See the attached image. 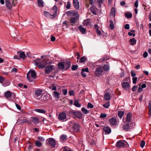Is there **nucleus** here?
Returning a JSON list of instances; mask_svg holds the SVG:
<instances>
[{
    "mask_svg": "<svg viewBox=\"0 0 151 151\" xmlns=\"http://www.w3.org/2000/svg\"><path fill=\"white\" fill-rule=\"evenodd\" d=\"M34 64L39 68H44L47 64L46 60L40 59L35 60L34 61Z\"/></svg>",
    "mask_w": 151,
    "mask_h": 151,
    "instance_id": "f257e3e1",
    "label": "nucleus"
},
{
    "mask_svg": "<svg viewBox=\"0 0 151 151\" xmlns=\"http://www.w3.org/2000/svg\"><path fill=\"white\" fill-rule=\"evenodd\" d=\"M27 79L30 82L33 81V79L36 78L37 76L36 73L34 70L29 71L27 74Z\"/></svg>",
    "mask_w": 151,
    "mask_h": 151,
    "instance_id": "f03ea898",
    "label": "nucleus"
},
{
    "mask_svg": "<svg viewBox=\"0 0 151 151\" xmlns=\"http://www.w3.org/2000/svg\"><path fill=\"white\" fill-rule=\"evenodd\" d=\"M116 145L117 147L118 148L123 147L129 145L127 142L123 140L118 141L117 142Z\"/></svg>",
    "mask_w": 151,
    "mask_h": 151,
    "instance_id": "7ed1b4c3",
    "label": "nucleus"
},
{
    "mask_svg": "<svg viewBox=\"0 0 151 151\" xmlns=\"http://www.w3.org/2000/svg\"><path fill=\"white\" fill-rule=\"evenodd\" d=\"M67 14L68 16L73 18L74 17L76 19H78L79 15L78 13L76 11L71 10L67 12Z\"/></svg>",
    "mask_w": 151,
    "mask_h": 151,
    "instance_id": "20e7f679",
    "label": "nucleus"
},
{
    "mask_svg": "<svg viewBox=\"0 0 151 151\" xmlns=\"http://www.w3.org/2000/svg\"><path fill=\"white\" fill-rule=\"evenodd\" d=\"M103 72V70L102 67H99L96 68L95 71L94 75L97 77L101 76Z\"/></svg>",
    "mask_w": 151,
    "mask_h": 151,
    "instance_id": "39448f33",
    "label": "nucleus"
},
{
    "mask_svg": "<svg viewBox=\"0 0 151 151\" xmlns=\"http://www.w3.org/2000/svg\"><path fill=\"white\" fill-rule=\"evenodd\" d=\"M70 113L72 115H74L78 119H81L82 117L83 114L81 112L78 111H70Z\"/></svg>",
    "mask_w": 151,
    "mask_h": 151,
    "instance_id": "423d86ee",
    "label": "nucleus"
},
{
    "mask_svg": "<svg viewBox=\"0 0 151 151\" xmlns=\"http://www.w3.org/2000/svg\"><path fill=\"white\" fill-rule=\"evenodd\" d=\"M47 144L48 143L53 147H54L56 145V142L55 140L53 138H49L47 140Z\"/></svg>",
    "mask_w": 151,
    "mask_h": 151,
    "instance_id": "0eeeda50",
    "label": "nucleus"
},
{
    "mask_svg": "<svg viewBox=\"0 0 151 151\" xmlns=\"http://www.w3.org/2000/svg\"><path fill=\"white\" fill-rule=\"evenodd\" d=\"M5 4L7 8L10 9H12V5L14 6L16 4L13 1L10 2L9 0H5Z\"/></svg>",
    "mask_w": 151,
    "mask_h": 151,
    "instance_id": "6e6552de",
    "label": "nucleus"
},
{
    "mask_svg": "<svg viewBox=\"0 0 151 151\" xmlns=\"http://www.w3.org/2000/svg\"><path fill=\"white\" fill-rule=\"evenodd\" d=\"M54 66L53 65H49L45 67V73L48 74L50 73L52 70L54 69Z\"/></svg>",
    "mask_w": 151,
    "mask_h": 151,
    "instance_id": "1a4fd4ad",
    "label": "nucleus"
},
{
    "mask_svg": "<svg viewBox=\"0 0 151 151\" xmlns=\"http://www.w3.org/2000/svg\"><path fill=\"white\" fill-rule=\"evenodd\" d=\"M122 88L126 90H128L130 87L129 83L127 82H123L122 83Z\"/></svg>",
    "mask_w": 151,
    "mask_h": 151,
    "instance_id": "9d476101",
    "label": "nucleus"
},
{
    "mask_svg": "<svg viewBox=\"0 0 151 151\" xmlns=\"http://www.w3.org/2000/svg\"><path fill=\"white\" fill-rule=\"evenodd\" d=\"M66 114L64 112H60L58 118L60 120H64L66 119Z\"/></svg>",
    "mask_w": 151,
    "mask_h": 151,
    "instance_id": "9b49d317",
    "label": "nucleus"
},
{
    "mask_svg": "<svg viewBox=\"0 0 151 151\" xmlns=\"http://www.w3.org/2000/svg\"><path fill=\"white\" fill-rule=\"evenodd\" d=\"M27 122V119L25 117H19L17 121V123L18 124H20L22 123H25Z\"/></svg>",
    "mask_w": 151,
    "mask_h": 151,
    "instance_id": "f8f14e48",
    "label": "nucleus"
},
{
    "mask_svg": "<svg viewBox=\"0 0 151 151\" xmlns=\"http://www.w3.org/2000/svg\"><path fill=\"white\" fill-rule=\"evenodd\" d=\"M109 122L111 126H114L117 125V121L116 119L112 117L109 120Z\"/></svg>",
    "mask_w": 151,
    "mask_h": 151,
    "instance_id": "ddd939ff",
    "label": "nucleus"
},
{
    "mask_svg": "<svg viewBox=\"0 0 151 151\" xmlns=\"http://www.w3.org/2000/svg\"><path fill=\"white\" fill-rule=\"evenodd\" d=\"M73 5L76 10H78L79 8V2L78 0H73Z\"/></svg>",
    "mask_w": 151,
    "mask_h": 151,
    "instance_id": "4468645a",
    "label": "nucleus"
},
{
    "mask_svg": "<svg viewBox=\"0 0 151 151\" xmlns=\"http://www.w3.org/2000/svg\"><path fill=\"white\" fill-rule=\"evenodd\" d=\"M79 129V124L77 123L74 124L73 127V131L75 132H77L78 131Z\"/></svg>",
    "mask_w": 151,
    "mask_h": 151,
    "instance_id": "2eb2a0df",
    "label": "nucleus"
},
{
    "mask_svg": "<svg viewBox=\"0 0 151 151\" xmlns=\"http://www.w3.org/2000/svg\"><path fill=\"white\" fill-rule=\"evenodd\" d=\"M49 97L47 94L42 95L41 97L39 98L40 101H47L49 99Z\"/></svg>",
    "mask_w": 151,
    "mask_h": 151,
    "instance_id": "dca6fc26",
    "label": "nucleus"
},
{
    "mask_svg": "<svg viewBox=\"0 0 151 151\" xmlns=\"http://www.w3.org/2000/svg\"><path fill=\"white\" fill-rule=\"evenodd\" d=\"M42 91L40 89L36 90L35 92L36 97L40 96L42 93Z\"/></svg>",
    "mask_w": 151,
    "mask_h": 151,
    "instance_id": "f3484780",
    "label": "nucleus"
},
{
    "mask_svg": "<svg viewBox=\"0 0 151 151\" xmlns=\"http://www.w3.org/2000/svg\"><path fill=\"white\" fill-rule=\"evenodd\" d=\"M103 130L106 133L109 134L111 132V129L108 127H105L103 128Z\"/></svg>",
    "mask_w": 151,
    "mask_h": 151,
    "instance_id": "a211bd4d",
    "label": "nucleus"
},
{
    "mask_svg": "<svg viewBox=\"0 0 151 151\" xmlns=\"http://www.w3.org/2000/svg\"><path fill=\"white\" fill-rule=\"evenodd\" d=\"M132 114L130 113H127L126 116V121L127 122H130L132 120Z\"/></svg>",
    "mask_w": 151,
    "mask_h": 151,
    "instance_id": "6ab92c4d",
    "label": "nucleus"
},
{
    "mask_svg": "<svg viewBox=\"0 0 151 151\" xmlns=\"http://www.w3.org/2000/svg\"><path fill=\"white\" fill-rule=\"evenodd\" d=\"M12 93L9 91H6L5 93V96L6 99L9 100Z\"/></svg>",
    "mask_w": 151,
    "mask_h": 151,
    "instance_id": "aec40b11",
    "label": "nucleus"
},
{
    "mask_svg": "<svg viewBox=\"0 0 151 151\" xmlns=\"http://www.w3.org/2000/svg\"><path fill=\"white\" fill-rule=\"evenodd\" d=\"M90 11L95 15H96L97 14V9L95 8L94 6H92L90 8Z\"/></svg>",
    "mask_w": 151,
    "mask_h": 151,
    "instance_id": "412c9836",
    "label": "nucleus"
},
{
    "mask_svg": "<svg viewBox=\"0 0 151 151\" xmlns=\"http://www.w3.org/2000/svg\"><path fill=\"white\" fill-rule=\"evenodd\" d=\"M123 129L125 131H128L132 128V127L130 126L128 124L124 125L123 126Z\"/></svg>",
    "mask_w": 151,
    "mask_h": 151,
    "instance_id": "4be33fe9",
    "label": "nucleus"
},
{
    "mask_svg": "<svg viewBox=\"0 0 151 151\" xmlns=\"http://www.w3.org/2000/svg\"><path fill=\"white\" fill-rule=\"evenodd\" d=\"M17 53L18 54L19 53V58H23V59H24V58L25 57L26 55L24 52H20L18 51L17 52Z\"/></svg>",
    "mask_w": 151,
    "mask_h": 151,
    "instance_id": "5701e85b",
    "label": "nucleus"
},
{
    "mask_svg": "<svg viewBox=\"0 0 151 151\" xmlns=\"http://www.w3.org/2000/svg\"><path fill=\"white\" fill-rule=\"evenodd\" d=\"M111 98V96L108 93H106L104 95V98L106 101H109Z\"/></svg>",
    "mask_w": 151,
    "mask_h": 151,
    "instance_id": "b1692460",
    "label": "nucleus"
},
{
    "mask_svg": "<svg viewBox=\"0 0 151 151\" xmlns=\"http://www.w3.org/2000/svg\"><path fill=\"white\" fill-rule=\"evenodd\" d=\"M32 121L35 124H37L39 123V119L37 117H31Z\"/></svg>",
    "mask_w": 151,
    "mask_h": 151,
    "instance_id": "393cba45",
    "label": "nucleus"
},
{
    "mask_svg": "<svg viewBox=\"0 0 151 151\" xmlns=\"http://www.w3.org/2000/svg\"><path fill=\"white\" fill-rule=\"evenodd\" d=\"M65 67V68L66 70L68 69L70 66V63L69 61H67L64 62Z\"/></svg>",
    "mask_w": 151,
    "mask_h": 151,
    "instance_id": "a878e982",
    "label": "nucleus"
},
{
    "mask_svg": "<svg viewBox=\"0 0 151 151\" xmlns=\"http://www.w3.org/2000/svg\"><path fill=\"white\" fill-rule=\"evenodd\" d=\"M58 68L60 70L63 69L65 68V65L64 63L60 62L59 63L58 65Z\"/></svg>",
    "mask_w": 151,
    "mask_h": 151,
    "instance_id": "bb28decb",
    "label": "nucleus"
},
{
    "mask_svg": "<svg viewBox=\"0 0 151 151\" xmlns=\"http://www.w3.org/2000/svg\"><path fill=\"white\" fill-rule=\"evenodd\" d=\"M110 15V16H113L114 17L115 15V11L114 7L111 8Z\"/></svg>",
    "mask_w": 151,
    "mask_h": 151,
    "instance_id": "cd10ccee",
    "label": "nucleus"
},
{
    "mask_svg": "<svg viewBox=\"0 0 151 151\" xmlns=\"http://www.w3.org/2000/svg\"><path fill=\"white\" fill-rule=\"evenodd\" d=\"M52 95L56 98L58 99L60 98L59 93L56 91L53 92Z\"/></svg>",
    "mask_w": 151,
    "mask_h": 151,
    "instance_id": "c85d7f7f",
    "label": "nucleus"
},
{
    "mask_svg": "<svg viewBox=\"0 0 151 151\" xmlns=\"http://www.w3.org/2000/svg\"><path fill=\"white\" fill-rule=\"evenodd\" d=\"M67 139V136L65 135H62L60 137V140L62 142H63L66 140Z\"/></svg>",
    "mask_w": 151,
    "mask_h": 151,
    "instance_id": "c756f323",
    "label": "nucleus"
},
{
    "mask_svg": "<svg viewBox=\"0 0 151 151\" xmlns=\"http://www.w3.org/2000/svg\"><path fill=\"white\" fill-rule=\"evenodd\" d=\"M136 40L134 38H132L129 40V42L132 45H133L136 43Z\"/></svg>",
    "mask_w": 151,
    "mask_h": 151,
    "instance_id": "7c9ffc66",
    "label": "nucleus"
},
{
    "mask_svg": "<svg viewBox=\"0 0 151 151\" xmlns=\"http://www.w3.org/2000/svg\"><path fill=\"white\" fill-rule=\"evenodd\" d=\"M79 29L83 33H84L86 32V29L84 28L82 25H81L79 26Z\"/></svg>",
    "mask_w": 151,
    "mask_h": 151,
    "instance_id": "2f4dec72",
    "label": "nucleus"
},
{
    "mask_svg": "<svg viewBox=\"0 0 151 151\" xmlns=\"http://www.w3.org/2000/svg\"><path fill=\"white\" fill-rule=\"evenodd\" d=\"M35 110L37 112L41 113H45L46 112V111L43 109H36Z\"/></svg>",
    "mask_w": 151,
    "mask_h": 151,
    "instance_id": "473e14b6",
    "label": "nucleus"
},
{
    "mask_svg": "<svg viewBox=\"0 0 151 151\" xmlns=\"http://www.w3.org/2000/svg\"><path fill=\"white\" fill-rule=\"evenodd\" d=\"M90 25V23L88 19L85 20L83 22V25L84 26H88Z\"/></svg>",
    "mask_w": 151,
    "mask_h": 151,
    "instance_id": "72a5a7b5",
    "label": "nucleus"
},
{
    "mask_svg": "<svg viewBox=\"0 0 151 151\" xmlns=\"http://www.w3.org/2000/svg\"><path fill=\"white\" fill-rule=\"evenodd\" d=\"M74 105L76 107H80L81 106V105L78 103V100H76L75 101Z\"/></svg>",
    "mask_w": 151,
    "mask_h": 151,
    "instance_id": "f704fd0d",
    "label": "nucleus"
},
{
    "mask_svg": "<svg viewBox=\"0 0 151 151\" xmlns=\"http://www.w3.org/2000/svg\"><path fill=\"white\" fill-rule=\"evenodd\" d=\"M10 97V99L9 100L10 101H14L16 96L14 93H12Z\"/></svg>",
    "mask_w": 151,
    "mask_h": 151,
    "instance_id": "c9c22d12",
    "label": "nucleus"
},
{
    "mask_svg": "<svg viewBox=\"0 0 151 151\" xmlns=\"http://www.w3.org/2000/svg\"><path fill=\"white\" fill-rule=\"evenodd\" d=\"M38 5L39 6L42 7L43 6L44 2L42 0H38Z\"/></svg>",
    "mask_w": 151,
    "mask_h": 151,
    "instance_id": "e433bc0d",
    "label": "nucleus"
},
{
    "mask_svg": "<svg viewBox=\"0 0 151 151\" xmlns=\"http://www.w3.org/2000/svg\"><path fill=\"white\" fill-rule=\"evenodd\" d=\"M124 113V111H119L118 113V115L120 118H121L122 117V116Z\"/></svg>",
    "mask_w": 151,
    "mask_h": 151,
    "instance_id": "4c0bfd02",
    "label": "nucleus"
},
{
    "mask_svg": "<svg viewBox=\"0 0 151 151\" xmlns=\"http://www.w3.org/2000/svg\"><path fill=\"white\" fill-rule=\"evenodd\" d=\"M35 145L38 147H40L42 146V143L38 140H36L35 142Z\"/></svg>",
    "mask_w": 151,
    "mask_h": 151,
    "instance_id": "58836bf2",
    "label": "nucleus"
},
{
    "mask_svg": "<svg viewBox=\"0 0 151 151\" xmlns=\"http://www.w3.org/2000/svg\"><path fill=\"white\" fill-rule=\"evenodd\" d=\"M135 32L134 30H131L130 32H129L128 33V35L130 36H132L133 37H134L135 36V34L133 33Z\"/></svg>",
    "mask_w": 151,
    "mask_h": 151,
    "instance_id": "ea45409f",
    "label": "nucleus"
},
{
    "mask_svg": "<svg viewBox=\"0 0 151 151\" xmlns=\"http://www.w3.org/2000/svg\"><path fill=\"white\" fill-rule=\"evenodd\" d=\"M148 107L149 109V113L150 115H151V100L149 102Z\"/></svg>",
    "mask_w": 151,
    "mask_h": 151,
    "instance_id": "a19ab883",
    "label": "nucleus"
},
{
    "mask_svg": "<svg viewBox=\"0 0 151 151\" xmlns=\"http://www.w3.org/2000/svg\"><path fill=\"white\" fill-rule=\"evenodd\" d=\"M103 68L105 71H107L109 70V67L107 65H104L103 66Z\"/></svg>",
    "mask_w": 151,
    "mask_h": 151,
    "instance_id": "79ce46f5",
    "label": "nucleus"
},
{
    "mask_svg": "<svg viewBox=\"0 0 151 151\" xmlns=\"http://www.w3.org/2000/svg\"><path fill=\"white\" fill-rule=\"evenodd\" d=\"M110 24L109 25L110 28L111 29H113L114 28V26L113 22L111 20L109 21Z\"/></svg>",
    "mask_w": 151,
    "mask_h": 151,
    "instance_id": "37998d69",
    "label": "nucleus"
},
{
    "mask_svg": "<svg viewBox=\"0 0 151 151\" xmlns=\"http://www.w3.org/2000/svg\"><path fill=\"white\" fill-rule=\"evenodd\" d=\"M86 59L87 58L85 57H82L79 60V62L80 63H83L86 61Z\"/></svg>",
    "mask_w": 151,
    "mask_h": 151,
    "instance_id": "c03bdc74",
    "label": "nucleus"
},
{
    "mask_svg": "<svg viewBox=\"0 0 151 151\" xmlns=\"http://www.w3.org/2000/svg\"><path fill=\"white\" fill-rule=\"evenodd\" d=\"M76 19H77L76 17H73L72 18V19H70V22L71 23L74 24L76 23Z\"/></svg>",
    "mask_w": 151,
    "mask_h": 151,
    "instance_id": "a18cd8bd",
    "label": "nucleus"
},
{
    "mask_svg": "<svg viewBox=\"0 0 151 151\" xmlns=\"http://www.w3.org/2000/svg\"><path fill=\"white\" fill-rule=\"evenodd\" d=\"M125 16L127 18H131L132 17V15L130 13H126L125 14Z\"/></svg>",
    "mask_w": 151,
    "mask_h": 151,
    "instance_id": "49530a36",
    "label": "nucleus"
},
{
    "mask_svg": "<svg viewBox=\"0 0 151 151\" xmlns=\"http://www.w3.org/2000/svg\"><path fill=\"white\" fill-rule=\"evenodd\" d=\"M81 110L85 114H88L89 112V111L88 110L84 108H82Z\"/></svg>",
    "mask_w": 151,
    "mask_h": 151,
    "instance_id": "de8ad7c7",
    "label": "nucleus"
},
{
    "mask_svg": "<svg viewBox=\"0 0 151 151\" xmlns=\"http://www.w3.org/2000/svg\"><path fill=\"white\" fill-rule=\"evenodd\" d=\"M107 115L105 113H101L100 114V116L99 117L100 118H103L106 117Z\"/></svg>",
    "mask_w": 151,
    "mask_h": 151,
    "instance_id": "09e8293b",
    "label": "nucleus"
},
{
    "mask_svg": "<svg viewBox=\"0 0 151 151\" xmlns=\"http://www.w3.org/2000/svg\"><path fill=\"white\" fill-rule=\"evenodd\" d=\"M78 67V66L77 65H73L71 67V69L73 70H76Z\"/></svg>",
    "mask_w": 151,
    "mask_h": 151,
    "instance_id": "8fccbe9b",
    "label": "nucleus"
},
{
    "mask_svg": "<svg viewBox=\"0 0 151 151\" xmlns=\"http://www.w3.org/2000/svg\"><path fill=\"white\" fill-rule=\"evenodd\" d=\"M71 6V3L70 1H68L67 3V4L66 6V8L68 9H70Z\"/></svg>",
    "mask_w": 151,
    "mask_h": 151,
    "instance_id": "3c124183",
    "label": "nucleus"
},
{
    "mask_svg": "<svg viewBox=\"0 0 151 151\" xmlns=\"http://www.w3.org/2000/svg\"><path fill=\"white\" fill-rule=\"evenodd\" d=\"M104 0H96L98 2L99 4V6H101V4H102Z\"/></svg>",
    "mask_w": 151,
    "mask_h": 151,
    "instance_id": "603ef678",
    "label": "nucleus"
},
{
    "mask_svg": "<svg viewBox=\"0 0 151 151\" xmlns=\"http://www.w3.org/2000/svg\"><path fill=\"white\" fill-rule=\"evenodd\" d=\"M103 106L105 108H108L109 106V102H107L103 105Z\"/></svg>",
    "mask_w": 151,
    "mask_h": 151,
    "instance_id": "864d4df0",
    "label": "nucleus"
},
{
    "mask_svg": "<svg viewBox=\"0 0 151 151\" xmlns=\"http://www.w3.org/2000/svg\"><path fill=\"white\" fill-rule=\"evenodd\" d=\"M145 143L144 141H142L140 143V147L142 148H143L145 145Z\"/></svg>",
    "mask_w": 151,
    "mask_h": 151,
    "instance_id": "5fc2aeb1",
    "label": "nucleus"
},
{
    "mask_svg": "<svg viewBox=\"0 0 151 151\" xmlns=\"http://www.w3.org/2000/svg\"><path fill=\"white\" fill-rule=\"evenodd\" d=\"M87 107L89 108H93V106L91 103H89L87 105Z\"/></svg>",
    "mask_w": 151,
    "mask_h": 151,
    "instance_id": "6e6d98bb",
    "label": "nucleus"
},
{
    "mask_svg": "<svg viewBox=\"0 0 151 151\" xmlns=\"http://www.w3.org/2000/svg\"><path fill=\"white\" fill-rule=\"evenodd\" d=\"M137 77H134L132 78V82L134 84H135L137 80Z\"/></svg>",
    "mask_w": 151,
    "mask_h": 151,
    "instance_id": "4d7b16f0",
    "label": "nucleus"
},
{
    "mask_svg": "<svg viewBox=\"0 0 151 151\" xmlns=\"http://www.w3.org/2000/svg\"><path fill=\"white\" fill-rule=\"evenodd\" d=\"M63 93V95H65L67 94V90L66 89H64L62 90Z\"/></svg>",
    "mask_w": 151,
    "mask_h": 151,
    "instance_id": "13d9d810",
    "label": "nucleus"
},
{
    "mask_svg": "<svg viewBox=\"0 0 151 151\" xmlns=\"http://www.w3.org/2000/svg\"><path fill=\"white\" fill-rule=\"evenodd\" d=\"M131 76L132 77H134L136 76V73L133 70H132L131 72Z\"/></svg>",
    "mask_w": 151,
    "mask_h": 151,
    "instance_id": "bf43d9fd",
    "label": "nucleus"
},
{
    "mask_svg": "<svg viewBox=\"0 0 151 151\" xmlns=\"http://www.w3.org/2000/svg\"><path fill=\"white\" fill-rule=\"evenodd\" d=\"M51 89L52 91L56 90L57 89L56 86H54L53 84H52Z\"/></svg>",
    "mask_w": 151,
    "mask_h": 151,
    "instance_id": "052dcab7",
    "label": "nucleus"
},
{
    "mask_svg": "<svg viewBox=\"0 0 151 151\" xmlns=\"http://www.w3.org/2000/svg\"><path fill=\"white\" fill-rule=\"evenodd\" d=\"M53 10L54 11V13H56L57 12L58 10V8L57 6H54L53 8Z\"/></svg>",
    "mask_w": 151,
    "mask_h": 151,
    "instance_id": "680f3d73",
    "label": "nucleus"
},
{
    "mask_svg": "<svg viewBox=\"0 0 151 151\" xmlns=\"http://www.w3.org/2000/svg\"><path fill=\"white\" fill-rule=\"evenodd\" d=\"M124 28L126 29H129V25L128 24H126L124 26Z\"/></svg>",
    "mask_w": 151,
    "mask_h": 151,
    "instance_id": "e2e57ef3",
    "label": "nucleus"
},
{
    "mask_svg": "<svg viewBox=\"0 0 151 151\" xmlns=\"http://www.w3.org/2000/svg\"><path fill=\"white\" fill-rule=\"evenodd\" d=\"M69 94L70 96H74V91H70L69 92Z\"/></svg>",
    "mask_w": 151,
    "mask_h": 151,
    "instance_id": "0e129e2a",
    "label": "nucleus"
},
{
    "mask_svg": "<svg viewBox=\"0 0 151 151\" xmlns=\"http://www.w3.org/2000/svg\"><path fill=\"white\" fill-rule=\"evenodd\" d=\"M81 71L84 72H89L88 69L87 68H83Z\"/></svg>",
    "mask_w": 151,
    "mask_h": 151,
    "instance_id": "69168bd1",
    "label": "nucleus"
},
{
    "mask_svg": "<svg viewBox=\"0 0 151 151\" xmlns=\"http://www.w3.org/2000/svg\"><path fill=\"white\" fill-rule=\"evenodd\" d=\"M142 88L141 86H139L138 89V93L141 92L142 91Z\"/></svg>",
    "mask_w": 151,
    "mask_h": 151,
    "instance_id": "338daca9",
    "label": "nucleus"
},
{
    "mask_svg": "<svg viewBox=\"0 0 151 151\" xmlns=\"http://www.w3.org/2000/svg\"><path fill=\"white\" fill-rule=\"evenodd\" d=\"M38 140L42 141H45L44 139L42 137H38Z\"/></svg>",
    "mask_w": 151,
    "mask_h": 151,
    "instance_id": "774afa93",
    "label": "nucleus"
}]
</instances>
